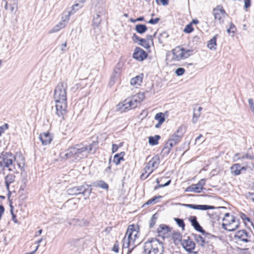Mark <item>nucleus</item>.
<instances>
[{"label": "nucleus", "mask_w": 254, "mask_h": 254, "mask_svg": "<svg viewBox=\"0 0 254 254\" xmlns=\"http://www.w3.org/2000/svg\"><path fill=\"white\" fill-rule=\"evenodd\" d=\"M67 85L63 82H60L54 90V98L56 103V114L62 120L66 114L67 108Z\"/></svg>", "instance_id": "obj_1"}, {"label": "nucleus", "mask_w": 254, "mask_h": 254, "mask_svg": "<svg viewBox=\"0 0 254 254\" xmlns=\"http://www.w3.org/2000/svg\"><path fill=\"white\" fill-rule=\"evenodd\" d=\"M88 146L82 144H76L73 147L69 148L65 151L64 156L66 158H71L75 160L87 157Z\"/></svg>", "instance_id": "obj_2"}, {"label": "nucleus", "mask_w": 254, "mask_h": 254, "mask_svg": "<svg viewBox=\"0 0 254 254\" xmlns=\"http://www.w3.org/2000/svg\"><path fill=\"white\" fill-rule=\"evenodd\" d=\"M143 253L145 254H163V243L156 238H150L144 243Z\"/></svg>", "instance_id": "obj_3"}, {"label": "nucleus", "mask_w": 254, "mask_h": 254, "mask_svg": "<svg viewBox=\"0 0 254 254\" xmlns=\"http://www.w3.org/2000/svg\"><path fill=\"white\" fill-rule=\"evenodd\" d=\"M138 227L134 225H129L126 232V235L123 240V249L128 248L130 246H133L135 247L137 244H135L136 240L139 237ZM139 243H137V245Z\"/></svg>", "instance_id": "obj_4"}, {"label": "nucleus", "mask_w": 254, "mask_h": 254, "mask_svg": "<svg viewBox=\"0 0 254 254\" xmlns=\"http://www.w3.org/2000/svg\"><path fill=\"white\" fill-rule=\"evenodd\" d=\"M0 165L2 170H4L5 168L9 171L16 170L14 155L10 152H2L0 153Z\"/></svg>", "instance_id": "obj_5"}, {"label": "nucleus", "mask_w": 254, "mask_h": 254, "mask_svg": "<svg viewBox=\"0 0 254 254\" xmlns=\"http://www.w3.org/2000/svg\"><path fill=\"white\" fill-rule=\"evenodd\" d=\"M172 52L173 55V60L179 61L181 60L187 59L193 55V50L192 49L186 50L180 46H178L173 49Z\"/></svg>", "instance_id": "obj_6"}, {"label": "nucleus", "mask_w": 254, "mask_h": 254, "mask_svg": "<svg viewBox=\"0 0 254 254\" xmlns=\"http://www.w3.org/2000/svg\"><path fill=\"white\" fill-rule=\"evenodd\" d=\"M91 191V189L87 184L70 188L66 190L67 194L69 195H77L82 194L83 196L87 195L88 196L90 195Z\"/></svg>", "instance_id": "obj_7"}, {"label": "nucleus", "mask_w": 254, "mask_h": 254, "mask_svg": "<svg viewBox=\"0 0 254 254\" xmlns=\"http://www.w3.org/2000/svg\"><path fill=\"white\" fill-rule=\"evenodd\" d=\"M140 103L137 97L134 95L131 98L125 100L123 103L119 104L118 107L121 112H126L129 109L135 108Z\"/></svg>", "instance_id": "obj_8"}, {"label": "nucleus", "mask_w": 254, "mask_h": 254, "mask_svg": "<svg viewBox=\"0 0 254 254\" xmlns=\"http://www.w3.org/2000/svg\"><path fill=\"white\" fill-rule=\"evenodd\" d=\"M187 127L186 126L181 125L175 133L169 138L174 144H178L181 141L183 135L186 132Z\"/></svg>", "instance_id": "obj_9"}, {"label": "nucleus", "mask_w": 254, "mask_h": 254, "mask_svg": "<svg viewBox=\"0 0 254 254\" xmlns=\"http://www.w3.org/2000/svg\"><path fill=\"white\" fill-rule=\"evenodd\" d=\"M213 14L215 20H218L220 24L223 22V18L226 14L225 10L221 5H218L213 9Z\"/></svg>", "instance_id": "obj_10"}, {"label": "nucleus", "mask_w": 254, "mask_h": 254, "mask_svg": "<svg viewBox=\"0 0 254 254\" xmlns=\"http://www.w3.org/2000/svg\"><path fill=\"white\" fill-rule=\"evenodd\" d=\"M132 56L134 59L141 62L147 58V54L141 48L136 47Z\"/></svg>", "instance_id": "obj_11"}, {"label": "nucleus", "mask_w": 254, "mask_h": 254, "mask_svg": "<svg viewBox=\"0 0 254 254\" xmlns=\"http://www.w3.org/2000/svg\"><path fill=\"white\" fill-rule=\"evenodd\" d=\"M181 244L183 247L189 253L192 252L195 246L194 242L189 237L187 239L183 240Z\"/></svg>", "instance_id": "obj_12"}, {"label": "nucleus", "mask_w": 254, "mask_h": 254, "mask_svg": "<svg viewBox=\"0 0 254 254\" xmlns=\"http://www.w3.org/2000/svg\"><path fill=\"white\" fill-rule=\"evenodd\" d=\"M249 233L245 230H242L237 232L235 235V239L244 242H249L248 239Z\"/></svg>", "instance_id": "obj_13"}, {"label": "nucleus", "mask_w": 254, "mask_h": 254, "mask_svg": "<svg viewBox=\"0 0 254 254\" xmlns=\"http://www.w3.org/2000/svg\"><path fill=\"white\" fill-rule=\"evenodd\" d=\"M189 219L191 225L195 230L203 235L205 234V231L203 229L198 222L197 221V218L196 216H191L189 218Z\"/></svg>", "instance_id": "obj_14"}, {"label": "nucleus", "mask_w": 254, "mask_h": 254, "mask_svg": "<svg viewBox=\"0 0 254 254\" xmlns=\"http://www.w3.org/2000/svg\"><path fill=\"white\" fill-rule=\"evenodd\" d=\"M183 205L190 208L201 210H206L208 209H214L215 207L214 206L208 205H197L192 204H183Z\"/></svg>", "instance_id": "obj_15"}, {"label": "nucleus", "mask_w": 254, "mask_h": 254, "mask_svg": "<svg viewBox=\"0 0 254 254\" xmlns=\"http://www.w3.org/2000/svg\"><path fill=\"white\" fill-rule=\"evenodd\" d=\"M160 163V159L158 155H155L147 163V168L151 169V171H154L157 168Z\"/></svg>", "instance_id": "obj_16"}, {"label": "nucleus", "mask_w": 254, "mask_h": 254, "mask_svg": "<svg viewBox=\"0 0 254 254\" xmlns=\"http://www.w3.org/2000/svg\"><path fill=\"white\" fill-rule=\"evenodd\" d=\"M226 220L225 223H222V227L228 231H233L237 229L239 226V220L236 221L235 222L230 224Z\"/></svg>", "instance_id": "obj_17"}, {"label": "nucleus", "mask_w": 254, "mask_h": 254, "mask_svg": "<svg viewBox=\"0 0 254 254\" xmlns=\"http://www.w3.org/2000/svg\"><path fill=\"white\" fill-rule=\"evenodd\" d=\"M14 163H16L18 168L22 170L25 165V159L21 153H16L14 155Z\"/></svg>", "instance_id": "obj_18"}, {"label": "nucleus", "mask_w": 254, "mask_h": 254, "mask_svg": "<svg viewBox=\"0 0 254 254\" xmlns=\"http://www.w3.org/2000/svg\"><path fill=\"white\" fill-rule=\"evenodd\" d=\"M39 139L41 141L42 144L46 145L50 144L52 140V138L48 132H44L40 134Z\"/></svg>", "instance_id": "obj_19"}, {"label": "nucleus", "mask_w": 254, "mask_h": 254, "mask_svg": "<svg viewBox=\"0 0 254 254\" xmlns=\"http://www.w3.org/2000/svg\"><path fill=\"white\" fill-rule=\"evenodd\" d=\"M15 178V175L12 174H8L4 178L5 185L6 186V190L8 191L9 194H10L11 193L9 190V186L11 183L14 182Z\"/></svg>", "instance_id": "obj_20"}, {"label": "nucleus", "mask_w": 254, "mask_h": 254, "mask_svg": "<svg viewBox=\"0 0 254 254\" xmlns=\"http://www.w3.org/2000/svg\"><path fill=\"white\" fill-rule=\"evenodd\" d=\"M211 237L210 235L207 234L204 235V237L203 238L202 240L203 242L201 243V246L202 247H207L209 250H212L213 249V246L211 243H210V242L208 240V239ZM213 236H212V237Z\"/></svg>", "instance_id": "obj_21"}, {"label": "nucleus", "mask_w": 254, "mask_h": 254, "mask_svg": "<svg viewBox=\"0 0 254 254\" xmlns=\"http://www.w3.org/2000/svg\"><path fill=\"white\" fill-rule=\"evenodd\" d=\"M142 79L143 74H141L135 76V77L132 78L130 80V84L132 85L135 86L136 87L139 86L141 85L142 82Z\"/></svg>", "instance_id": "obj_22"}, {"label": "nucleus", "mask_w": 254, "mask_h": 254, "mask_svg": "<svg viewBox=\"0 0 254 254\" xmlns=\"http://www.w3.org/2000/svg\"><path fill=\"white\" fill-rule=\"evenodd\" d=\"M176 145L177 144H174V142L171 141V140L169 139L167 142L165 143L162 151H164L167 154H168L170 153L171 149Z\"/></svg>", "instance_id": "obj_23"}, {"label": "nucleus", "mask_w": 254, "mask_h": 254, "mask_svg": "<svg viewBox=\"0 0 254 254\" xmlns=\"http://www.w3.org/2000/svg\"><path fill=\"white\" fill-rule=\"evenodd\" d=\"M73 222L74 225L81 227L88 226L89 223L88 220L84 219H74Z\"/></svg>", "instance_id": "obj_24"}, {"label": "nucleus", "mask_w": 254, "mask_h": 254, "mask_svg": "<svg viewBox=\"0 0 254 254\" xmlns=\"http://www.w3.org/2000/svg\"><path fill=\"white\" fill-rule=\"evenodd\" d=\"M217 35H215L211 38L209 41H208L207 43V47L210 50H215L216 49V39H217Z\"/></svg>", "instance_id": "obj_25"}, {"label": "nucleus", "mask_w": 254, "mask_h": 254, "mask_svg": "<svg viewBox=\"0 0 254 254\" xmlns=\"http://www.w3.org/2000/svg\"><path fill=\"white\" fill-rule=\"evenodd\" d=\"M124 154L125 153L124 152H122L120 153H118L115 155L113 158V162L117 165H119L121 161L124 160Z\"/></svg>", "instance_id": "obj_26"}, {"label": "nucleus", "mask_w": 254, "mask_h": 254, "mask_svg": "<svg viewBox=\"0 0 254 254\" xmlns=\"http://www.w3.org/2000/svg\"><path fill=\"white\" fill-rule=\"evenodd\" d=\"M228 221V223L231 224L238 220L233 215H231L229 213H227L225 214V216L223 219V223H225L226 220Z\"/></svg>", "instance_id": "obj_27"}, {"label": "nucleus", "mask_w": 254, "mask_h": 254, "mask_svg": "<svg viewBox=\"0 0 254 254\" xmlns=\"http://www.w3.org/2000/svg\"><path fill=\"white\" fill-rule=\"evenodd\" d=\"M135 30L137 33L139 34H143L147 31V27L144 24H139L135 26Z\"/></svg>", "instance_id": "obj_28"}, {"label": "nucleus", "mask_w": 254, "mask_h": 254, "mask_svg": "<svg viewBox=\"0 0 254 254\" xmlns=\"http://www.w3.org/2000/svg\"><path fill=\"white\" fill-rule=\"evenodd\" d=\"M65 26V24L64 21L60 22L56 25H55L49 32L50 33L57 32L59 31L62 28H64Z\"/></svg>", "instance_id": "obj_29"}, {"label": "nucleus", "mask_w": 254, "mask_h": 254, "mask_svg": "<svg viewBox=\"0 0 254 254\" xmlns=\"http://www.w3.org/2000/svg\"><path fill=\"white\" fill-rule=\"evenodd\" d=\"M93 186L106 190H107L109 188L108 185L103 181H97L93 183Z\"/></svg>", "instance_id": "obj_30"}, {"label": "nucleus", "mask_w": 254, "mask_h": 254, "mask_svg": "<svg viewBox=\"0 0 254 254\" xmlns=\"http://www.w3.org/2000/svg\"><path fill=\"white\" fill-rule=\"evenodd\" d=\"M160 138L159 135H155L154 136H150L149 137V143L151 145H157L158 143V140Z\"/></svg>", "instance_id": "obj_31"}, {"label": "nucleus", "mask_w": 254, "mask_h": 254, "mask_svg": "<svg viewBox=\"0 0 254 254\" xmlns=\"http://www.w3.org/2000/svg\"><path fill=\"white\" fill-rule=\"evenodd\" d=\"M182 235L180 232H174L172 234V239L175 244L182 242Z\"/></svg>", "instance_id": "obj_32"}, {"label": "nucleus", "mask_w": 254, "mask_h": 254, "mask_svg": "<svg viewBox=\"0 0 254 254\" xmlns=\"http://www.w3.org/2000/svg\"><path fill=\"white\" fill-rule=\"evenodd\" d=\"M169 231V228L168 226L165 225H161L157 229V233L159 235L161 234H165L167 233Z\"/></svg>", "instance_id": "obj_33"}, {"label": "nucleus", "mask_w": 254, "mask_h": 254, "mask_svg": "<svg viewBox=\"0 0 254 254\" xmlns=\"http://www.w3.org/2000/svg\"><path fill=\"white\" fill-rule=\"evenodd\" d=\"M98 142V141H93L92 143H91L88 146V153H90L93 151V153H95L96 148H97Z\"/></svg>", "instance_id": "obj_34"}, {"label": "nucleus", "mask_w": 254, "mask_h": 254, "mask_svg": "<svg viewBox=\"0 0 254 254\" xmlns=\"http://www.w3.org/2000/svg\"><path fill=\"white\" fill-rule=\"evenodd\" d=\"M101 22V18L100 17V15L99 14H96V15L94 16L93 19V25L94 27H97L99 25Z\"/></svg>", "instance_id": "obj_35"}, {"label": "nucleus", "mask_w": 254, "mask_h": 254, "mask_svg": "<svg viewBox=\"0 0 254 254\" xmlns=\"http://www.w3.org/2000/svg\"><path fill=\"white\" fill-rule=\"evenodd\" d=\"M82 6H83V4L80 2H78L76 4H75L74 5H73L72 6L71 10L68 12V15H70L73 14L78 9L82 7Z\"/></svg>", "instance_id": "obj_36"}, {"label": "nucleus", "mask_w": 254, "mask_h": 254, "mask_svg": "<svg viewBox=\"0 0 254 254\" xmlns=\"http://www.w3.org/2000/svg\"><path fill=\"white\" fill-rule=\"evenodd\" d=\"M231 170L235 175H238L241 173V166L238 164L234 165L231 167Z\"/></svg>", "instance_id": "obj_37"}, {"label": "nucleus", "mask_w": 254, "mask_h": 254, "mask_svg": "<svg viewBox=\"0 0 254 254\" xmlns=\"http://www.w3.org/2000/svg\"><path fill=\"white\" fill-rule=\"evenodd\" d=\"M155 119L158 121L159 124H162L165 121L164 115L162 113H159L156 114Z\"/></svg>", "instance_id": "obj_38"}, {"label": "nucleus", "mask_w": 254, "mask_h": 254, "mask_svg": "<svg viewBox=\"0 0 254 254\" xmlns=\"http://www.w3.org/2000/svg\"><path fill=\"white\" fill-rule=\"evenodd\" d=\"M194 240L199 245H200L201 243L203 242L202 239L204 237L200 236V235L192 234Z\"/></svg>", "instance_id": "obj_39"}, {"label": "nucleus", "mask_w": 254, "mask_h": 254, "mask_svg": "<svg viewBox=\"0 0 254 254\" xmlns=\"http://www.w3.org/2000/svg\"><path fill=\"white\" fill-rule=\"evenodd\" d=\"M174 220L180 227H181L183 230L185 229V224L183 219L178 218H175Z\"/></svg>", "instance_id": "obj_40"}, {"label": "nucleus", "mask_w": 254, "mask_h": 254, "mask_svg": "<svg viewBox=\"0 0 254 254\" xmlns=\"http://www.w3.org/2000/svg\"><path fill=\"white\" fill-rule=\"evenodd\" d=\"M157 219V214L155 213L152 215L151 217L150 221H149V227L150 228H152L153 227L154 225L155 224L156 222V220Z\"/></svg>", "instance_id": "obj_41"}, {"label": "nucleus", "mask_w": 254, "mask_h": 254, "mask_svg": "<svg viewBox=\"0 0 254 254\" xmlns=\"http://www.w3.org/2000/svg\"><path fill=\"white\" fill-rule=\"evenodd\" d=\"M200 113H199L198 112L196 111L195 109H193V114L192 117V122L193 123H195L197 121L199 117L200 116Z\"/></svg>", "instance_id": "obj_42"}, {"label": "nucleus", "mask_w": 254, "mask_h": 254, "mask_svg": "<svg viewBox=\"0 0 254 254\" xmlns=\"http://www.w3.org/2000/svg\"><path fill=\"white\" fill-rule=\"evenodd\" d=\"M162 196H155L153 197V198L149 199L145 203V204L147 205H150L152 204H155L157 202V199L160 198Z\"/></svg>", "instance_id": "obj_43"}, {"label": "nucleus", "mask_w": 254, "mask_h": 254, "mask_svg": "<svg viewBox=\"0 0 254 254\" xmlns=\"http://www.w3.org/2000/svg\"><path fill=\"white\" fill-rule=\"evenodd\" d=\"M193 31V28L191 25V23H189L184 28L183 31L186 33H190Z\"/></svg>", "instance_id": "obj_44"}, {"label": "nucleus", "mask_w": 254, "mask_h": 254, "mask_svg": "<svg viewBox=\"0 0 254 254\" xmlns=\"http://www.w3.org/2000/svg\"><path fill=\"white\" fill-rule=\"evenodd\" d=\"M246 197L247 199L251 200L254 203V191L251 190L246 194Z\"/></svg>", "instance_id": "obj_45"}, {"label": "nucleus", "mask_w": 254, "mask_h": 254, "mask_svg": "<svg viewBox=\"0 0 254 254\" xmlns=\"http://www.w3.org/2000/svg\"><path fill=\"white\" fill-rule=\"evenodd\" d=\"M140 43H139L140 45L143 47L144 48H149L150 47L149 42L147 41L145 39L141 38L140 39Z\"/></svg>", "instance_id": "obj_46"}, {"label": "nucleus", "mask_w": 254, "mask_h": 254, "mask_svg": "<svg viewBox=\"0 0 254 254\" xmlns=\"http://www.w3.org/2000/svg\"><path fill=\"white\" fill-rule=\"evenodd\" d=\"M119 77V76L115 75V74H113L112 75L110 78V81L109 82V84L110 86H112L115 82H116L117 79Z\"/></svg>", "instance_id": "obj_47"}, {"label": "nucleus", "mask_w": 254, "mask_h": 254, "mask_svg": "<svg viewBox=\"0 0 254 254\" xmlns=\"http://www.w3.org/2000/svg\"><path fill=\"white\" fill-rule=\"evenodd\" d=\"M194 187V190L195 192H200L203 189V188L201 187L198 183L196 184H192Z\"/></svg>", "instance_id": "obj_48"}, {"label": "nucleus", "mask_w": 254, "mask_h": 254, "mask_svg": "<svg viewBox=\"0 0 254 254\" xmlns=\"http://www.w3.org/2000/svg\"><path fill=\"white\" fill-rule=\"evenodd\" d=\"M185 69L183 67H179L176 69L175 71V73L178 76L182 75L185 73Z\"/></svg>", "instance_id": "obj_49"}, {"label": "nucleus", "mask_w": 254, "mask_h": 254, "mask_svg": "<svg viewBox=\"0 0 254 254\" xmlns=\"http://www.w3.org/2000/svg\"><path fill=\"white\" fill-rule=\"evenodd\" d=\"M251 148H249L247 153L246 154V158L251 160H253L254 159V154H253V153L251 152Z\"/></svg>", "instance_id": "obj_50"}, {"label": "nucleus", "mask_w": 254, "mask_h": 254, "mask_svg": "<svg viewBox=\"0 0 254 254\" xmlns=\"http://www.w3.org/2000/svg\"><path fill=\"white\" fill-rule=\"evenodd\" d=\"M13 206L12 205H10V212L12 215V220L14 223H17L18 220L16 218V215L14 214L13 213Z\"/></svg>", "instance_id": "obj_51"}, {"label": "nucleus", "mask_w": 254, "mask_h": 254, "mask_svg": "<svg viewBox=\"0 0 254 254\" xmlns=\"http://www.w3.org/2000/svg\"><path fill=\"white\" fill-rule=\"evenodd\" d=\"M135 97H137V99L138 101H139L141 102L145 98L144 94L143 93H138L137 94L135 95Z\"/></svg>", "instance_id": "obj_52"}, {"label": "nucleus", "mask_w": 254, "mask_h": 254, "mask_svg": "<svg viewBox=\"0 0 254 254\" xmlns=\"http://www.w3.org/2000/svg\"><path fill=\"white\" fill-rule=\"evenodd\" d=\"M8 125L7 124H4L3 126L0 127V136L6 129H8Z\"/></svg>", "instance_id": "obj_53"}, {"label": "nucleus", "mask_w": 254, "mask_h": 254, "mask_svg": "<svg viewBox=\"0 0 254 254\" xmlns=\"http://www.w3.org/2000/svg\"><path fill=\"white\" fill-rule=\"evenodd\" d=\"M144 171L145 172V173H147L146 176L144 178V179H146L154 171H151V169L147 168L146 165L144 169Z\"/></svg>", "instance_id": "obj_54"}, {"label": "nucleus", "mask_w": 254, "mask_h": 254, "mask_svg": "<svg viewBox=\"0 0 254 254\" xmlns=\"http://www.w3.org/2000/svg\"><path fill=\"white\" fill-rule=\"evenodd\" d=\"M171 182V180H169V181H168L166 183H165L164 184H161V185L158 184V185L155 188V190H156L158 188L168 186L170 184Z\"/></svg>", "instance_id": "obj_55"}, {"label": "nucleus", "mask_w": 254, "mask_h": 254, "mask_svg": "<svg viewBox=\"0 0 254 254\" xmlns=\"http://www.w3.org/2000/svg\"><path fill=\"white\" fill-rule=\"evenodd\" d=\"M67 46V42L65 41L64 43L60 45V50L63 52H65L67 51L66 48Z\"/></svg>", "instance_id": "obj_56"}, {"label": "nucleus", "mask_w": 254, "mask_h": 254, "mask_svg": "<svg viewBox=\"0 0 254 254\" xmlns=\"http://www.w3.org/2000/svg\"><path fill=\"white\" fill-rule=\"evenodd\" d=\"M158 3H161L163 5H167L169 3V0H155Z\"/></svg>", "instance_id": "obj_57"}, {"label": "nucleus", "mask_w": 254, "mask_h": 254, "mask_svg": "<svg viewBox=\"0 0 254 254\" xmlns=\"http://www.w3.org/2000/svg\"><path fill=\"white\" fill-rule=\"evenodd\" d=\"M159 20H160V18L158 17L154 18V19L151 18L149 20L148 23L151 24H155L157 23Z\"/></svg>", "instance_id": "obj_58"}, {"label": "nucleus", "mask_w": 254, "mask_h": 254, "mask_svg": "<svg viewBox=\"0 0 254 254\" xmlns=\"http://www.w3.org/2000/svg\"><path fill=\"white\" fill-rule=\"evenodd\" d=\"M132 39L134 42L136 43L138 41L140 42V39H141V38L138 37L137 35H136L135 33H134L132 35Z\"/></svg>", "instance_id": "obj_59"}, {"label": "nucleus", "mask_w": 254, "mask_h": 254, "mask_svg": "<svg viewBox=\"0 0 254 254\" xmlns=\"http://www.w3.org/2000/svg\"><path fill=\"white\" fill-rule=\"evenodd\" d=\"M185 191H187V192H195L194 191V187H193V185H191L189 187H188L186 190H185Z\"/></svg>", "instance_id": "obj_60"}, {"label": "nucleus", "mask_w": 254, "mask_h": 254, "mask_svg": "<svg viewBox=\"0 0 254 254\" xmlns=\"http://www.w3.org/2000/svg\"><path fill=\"white\" fill-rule=\"evenodd\" d=\"M119 250V244L118 243V242H116L114 245V247L113 248V251L116 253H118Z\"/></svg>", "instance_id": "obj_61"}, {"label": "nucleus", "mask_w": 254, "mask_h": 254, "mask_svg": "<svg viewBox=\"0 0 254 254\" xmlns=\"http://www.w3.org/2000/svg\"><path fill=\"white\" fill-rule=\"evenodd\" d=\"M121 73V70L119 68L115 67L114 70L113 74H115V75H118L119 76Z\"/></svg>", "instance_id": "obj_62"}, {"label": "nucleus", "mask_w": 254, "mask_h": 254, "mask_svg": "<svg viewBox=\"0 0 254 254\" xmlns=\"http://www.w3.org/2000/svg\"><path fill=\"white\" fill-rule=\"evenodd\" d=\"M245 7L246 8L249 7L251 6V0H244Z\"/></svg>", "instance_id": "obj_63"}, {"label": "nucleus", "mask_w": 254, "mask_h": 254, "mask_svg": "<svg viewBox=\"0 0 254 254\" xmlns=\"http://www.w3.org/2000/svg\"><path fill=\"white\" fill-rule=\"evenodd\" d=\"M205 182H206V180L204 179H201L198 182V184H199V185L202 187V188H203V186L205 185Z\"/></svg>", "instance_id": "obj_64"}]
</instances>
